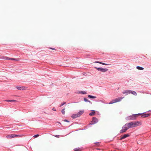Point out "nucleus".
Here are the masks:
<instances>
[{
  "label": "nucleus",
  "instance_id": "1",
  "mask_svg": "<svg viewBox=\"0 0 151 151\" xmlns=\"http://www.w3.org/2000/svg\"><path fill=\"white\" fill-rule=\"evenodd\" d=\"M128 127L129 128H132L138 126L142 125V123L141 122L136 121L134 122H132L127 123Z\"/></svg>",
  "mask_w": 151,
  "mask_h": 151
},
{
  "label": "nucleus",
  "instance_id": "2",
  "mask_svg": "<svg viewBox=\"0 0 151 151\" xmlns=\"http://www.w3.org/2000/svg\"><path fill=\"white\" fill-rule=\"evenodd\" d=\"M142 114L139 113L129 116L126 118V119L127 120H135L136 119V118L138 117V116Z\"/></svg>",
  "mask_w": 151,
  "mask_h": 151
},
{
  "label": "nucleus",
  "instance_id": "3",
  "mask_svg": "<svg viewBox=\"0 0 151 151\" xmlns=\"http://www.w3.org/2000/svg\"><path fill=\"white\" fill-rule=\"evenodd\" d=\"M23 135H16L14 134H10L6 136V138L8 139H10L14 137H22Z\"/></svg>",
  "mask_w": 151,
  "mask_h": 151
},
{
  "label": "nucleus",
  "instance_id": "4",
  "mask_svg": "<svg viewBox=\"0 0 151 151\" xmlns=\"http://www.w3.org/2000/svg\"><path fill=\"white\" fill-rule=\"evenodd\" d=\"M124 98V97H119L116 99L114 100H113L110 101L109 103V104H112L114 103H116L122 100Z\"/></svg>",
  "mask_w": 151,
  "mask_h": 151
},
{
  "label": "nucleus",
  "instance_id": "5",
  "mask_svg": "<svg viewBox=\"0 0 151 151\" xmlns=\"http://www.w3.org/2000/svg\"><path fill=\"white\" fill-rule=\"evenodd\" d=\"M127 123L125 124L122 127V129L120 131V133H123L126 132L129 129Z\"/></svg>",
  "mask_w": 151,
  "mask_h": 151
},
{
  "label": "nucleus",
  "instance_id": "6",
  "mask_svg": "<svg viewBox=\"0 0 151 151\" xmlns=\"http://www.w3.org/2000/svg\"><path fill=\"white\" fill-rule=\"evenodd\" d=\"M95 68L98 71L102 72H105L108 70V69L106 68H97L96 67Z\"/></svg>",
  "mask_w": 151,
  "mask_h": 151
},
{
  "label": "nucleus",
  "instance_id": "7",
  "mask_svg": "<svg viewBox=\"0 0 151 151\" xmlns=\"http://www.w3.org/2000/svg\"><path fill=\"white\" fill-rule=\"evenodd\" d=\"M98 121V120L95 117H93V118L92 120L91 121L90 124H94L97 123Z\"/></svg>",
  "mask_w": 151,
  "mask_h": 151
},
{
  "label": "nucleus",
  "instance_id": "8",
  "mask_svg": "<svg viewBox=\"0 0 151 151\" xmlns=\"http://www.w3.org/2000/svg\"><path fill=\"white\" fill-rule=\"evenodd\" d=\"M129 136V134H125L124 135H122L120 138V140H122V139L125 138Z\"/></svg>",
  "mask_w": 151,
  "mask_h": 151
},
{
  "label": "nucleus",
  "instance_id": "9",
  "mask_svg": "<svg viewBox=\"0 0 151 151\" xmlns=\"http://www.w3.org/2000/svg\"><path fill=\"white\" fill-rule=\"evenodd\" d=\"M84 111L83 110H81L79 111V112L77 114L78 116V117L80 116L81 115H82L84 113Z\"/></svg>",
  "mask_w": 151,
  "mask_h": 151
},
{
  "label": "nucleus",
  "instance_id": "10",
  "mask_svg": "<svg viewBox=\"0 0 151 151\" xmlns=\"http://www.w3.org/2000/svg\"><path fill=\"white\" fill-rule=\"evenodd\" d=\"M131 90H127L125 91L123 93V94L128 95V94H129L130 93Z\"/></svg>",
  "mask_w": 151,
  "mask_h": 151
},
{
  "label": "nucleus",
  "instance_id": "11",
  "mask_svg": "<svg viewBox=\"0 0 151 151\" xmlns=\"http://www.w3.org/2000/svg\"><path fill=\"white\" fill-rule=\"evenodd\" d=\"M71 117L73 119H75V118H76L77 117H79L78 116V115L77 114H73L72 115V116Z\"/></svg>",
  "mask_w": 151,
  "mask_h": 151
},
{
  "label": "nucleus",
  "instance_id": "12",
  "mask_svg": "<svg viewBox=\"0 0 151 151\" xmlns=\"http://www.w3.org/2000/svg\"><path fill=\"white\" fill-rule=\"evenodd\" d=\"M150 116L149 114H145L144 115H142L141 116L143 118H145L146 117H148Z\"/></svg>",
  "mask_w": 151,
  "mask_h": 151
},
{
  "label": "nucleus",
  "instance_id": "13",
  "mask_svg": "<svg viewBox=\"0 0 151 151\" xmlns=\"http://www.w3.org/2000/svg\"><path fill=\"white\" fill-rule=\"evenodd\" d=\"M130 93H132L135 96H136L137 95V93L136 92L133 91H131Z\"/></svg>",
  "mask_w": 151,
  "mask_h": 151
},
{
  "label": "nucleus",
  "instance_id": "14",
  "mask_svg": "<svg viewBox=\"0 0 151 151\" xmlns=\"http://www.w3.org/2000/svg\"><path fill=\"white\" fill-rule=\"evenodd\" d=\"M4 101H7V102H16V100H5Z\"/></svg>",
  "mask_w": 151,
  "mask_h": 151
},
{
  "label": "nucleus",
  "instance_id": "15",
  "mask_svg": "<svg viewBox=\"0 0 151 151\" xmlns=\"http://www.w3.org/2000/svg\"><path fill=\"white\" fill-rule=\"evenodd\" d=\"M95 62L96 63H100V64H101L103 65H109V64H106V63H104L99 62V61H96V62Z\"/></svg>",
  "mask_w": 151,
  "mask_h": 151
},
{
  "label": "nucleus",
  "instance_id": "16",
  "mask_svg": "<svg viewBox=\"0 0 151 151\" xmlns=\"http://www.w3.org/2000/svg\"><path fill=\"white\" fill-rule=\"evenodd\" d=\"M95 114V111H92V112L91 113H90L89 115H90V116H93Z\"/></svg>",
  "mask_w": 151,
  "mask_h": 151
},
{
  "label": "nucleus",
  "instance_id": "17",
  "mask_svg": "<svg viewBox=\"0 0 151 151\" xmlns=\"http://www.w3.org/2000/svg\"><path fill=\"white\" fill-rule=\"evenodd\" d=\"M0 58L1 59H5V60H8V57L4 56L1 57Z\"/></svg>",
  "mask_w": 151,
  "mask_h": 151
},
{
  "label": "nucleus",
  "instance_id": "18",
  "mask_svg": "<svg viewBox=\"0 0 151 151\" xmlns=\"http://www.w3.org/2000/svg\"><path fill=\"white\" fill-rule=\"evenodd\" d=\"M82 150V149L81 148H76L74 149V151H81Z\"/></svg>",
  "mask_w": 151,
  "mask_h": 151
},
{
  "label": "nucleus",
  "instance_id": "19",
  "mask_svg": "<svg viewBox=\"0 0 151 151\" xmlns=\"http://www.w3.org/2000/svg\"><path fill=\"white\" fill-rule=\"evenodd\" d=\"M137 68L138 69V70H143L144 69V68L142 67H140V66H137Z\"/></svg>",
  "mask_w": 151,
  "mask_h": 151
},
{
  "label": "nucleus",
  "instance_id": "20",
  "mask_svg": "<svg viewBox=\"0 0 151 151\" xmlns=\"http://www.w3.org/2000/svg\"><path fill=\"white\" fill-rule=\"evenodd\" d=\"M88 97L89 98H92V99H95L96 98V97L95 96H91L90 95H89L88 96Z\"/></svg>",
  "mask_w": 151,
  "mask_h": 151
},
{
  "label": "nucleus",
  "instance_id": "21",
  "mask_svg": "<svg viewBox=\"0 0 151 151\" xmlns=\"http://www.w3.org/2000/svg\"><path fill=\"white\" fill-rule=\"evenodd\" d=\"M16 88L17 89L19 90H21L22 89H24V87H18L17 86L16 87Z\"/></svg>",
  "mask_w": 151,
  "mask_h": 151
},
{
  "label": "nucleus",
  "instance_id": "22",
  "mask_svg": "<svg viewBox=\"0 0 151 151\" xmlns=\"http://www.w3.org/2000/svg\"><path fill=\"white\" fill-rule=\"evenodd\" d=\"M65 109H62V111H61V112H62V113L63 114H65Z\"/></svg>",
  "mask_w": 151,
  "mask_h": 151
},
{
  "label": "nucleus",
  "instance_id": "23",
  "mask_svg": "<svg viewBox=\"0 0 151 151\" xmlns=\"http://www.w3.org/2000/svg\"><path fill=\"white\" fill-rule=\"evenodd\" d=\"M84 101L86 102H91L90 101H89L86 98H84Z\"/></svg>",
  "mask_w": 151,
  "mask_h": 151
},
{
  "label": "nucleus",
  "instance_id": "24",
  "mask_svg": "<svg viewBox=\"0 0 151 151\" xmlns=\"http://www.w3.org/2000/svg\"><path fill=\"white\" fill-rule=\"evenodd\" d=\"M8 60H16L15 58H8Z\"/></svg>",
  "mask_w": 151,
  "mask_h": 151
},
{
  "label": "nucleus",
  "instance_id": "25",
  "mask_svg": "<svg viewBox=\"0 0 151 151\" xmlns=\"http://www.w3.org/2000/svg\"><path fill=\"white\" fill-rule=\"evenodd\" d=\"M80 93H82V94H86V92L85 91H81L80 92Z\"/></svg>",
  "mask_w": 151,
  "mask_h": 151
},
{
  "label": "nucleus",
  "instance_id": "26",
  "mask_svg": "<svg viewBox=\"0 0 151 151\" xmlns=\"http://www.w3.org/2000/svg\"><path fill=\"white\" fill-rule=\"evenodd\" d=\"M66 104V102H63L62 104H61L60 106V107H61L62 106H63V105H64L65 104Z\"/></svg>",
  "mask_w": 151,
  "mask_h": 151
},
{
  "label": "nucleus",
  "instance_id": "27",
  "mask_svg": "<svg viewBox=\"0 0 151 151\" xmlns=\"http://www.w3.org/2000/svg\"><path fill=\"white\" fill-rule=\"evenodd\" d=\"M39 135L37 134H36V135H35L33 137H34L35 138H36L37 137H39Z\"/></svg>",
  "mask_w": 151,
  "mask_h": 151
},
{
  "label": "nucleus",
  "instance_id": "28",
  "mask_svg": "<svg viewBox=\"0 0 151 151\" xmlns=\"http://www.w3.org/2000/svg\"><path fill=\"white\" fill-rule=\"evenodd\" d=\"M55 137L59 138V135H55L54 136Z\"/></svg>",
  "mask_w": 151,
  "mask_h": 151
},
{
  "label": "nucleus",
  "instance_id": "29",
  "mask_svg": "<svg viewBox=\"0 0 151 151\" xmlns=\"http://www.w3.org/2000/svg\"><path fill=\"white\" fill-rule=\"evenodd\" d=\"M64 122H69V121H68L66 119H65L64 120Z\"/></svg>",
  "mask_w": 151,
  "mask_h": 151
},
{
  "label": "nucleus",
  "instance_id": "30",
  "mask_svg": "<svg viewBox=\"0 0 151 151\" xmlns=\"http://www.w3.org/2000/svg\"><path fill=\"white\" fill-rule=\"evenodd\" d=\"M52 110L54 111H56V109H55V108H53L52 109Z\"/></svg>",
  "mask_w": 151,
  "mask_h": 151
},
{
  "label": "nucleus",
  "instance_id": "31",
  "mask_svg": "<svg viewBox=\"0 0 151 151\" xmlns=\"http://www.w3.org/2000/svg\"><path fill=\"white\" fill-rule=\"evenodd\" d=\"M50 49H52V50H56V49H55L52 48H51V47H50Z\"/></svg>",
  "mask_w": 151,
  "mask_h": 151
},
{
  "label": "nucleus",
  "instance_id": "32",
  "mask_svg": "<svg viewBox=\"0 0 151 151\" xmlns=\"http://www.w3.org/2000/svg\"><path fill=\"white\" fill-rule=\"evenodd\" d=\"M96 143V144H97V143H98H98H99V142H98V143Z\"/></svg>",
  "mask_w": 151,
  "mask_h": 151
}]
</instances>
